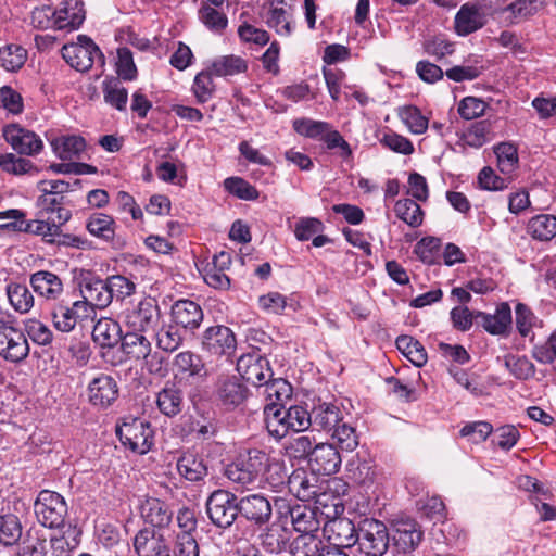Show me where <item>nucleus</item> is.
I'll return each mask as SVG.
<instances>
[{"mask_svg": "<svg viewBox=\"0 0 556 556\" xmlns=\"http://www.w3.org/2000/svg\"><path fill=\"white\" fill-rule=\"evenodd\" d=\"M115 432L125 447L140 455L148 453L153 444L152 427L142 418L125 417Z\"/></svg>", "mask_w": 556, "mask_h": 556, "instance_id": "nucleus-1", "label": "nucleus"}, {"mask_svg": "<svg viewBox=\"0 0 556 556\" xmlns=\"http://www.w3.org/2000/svg\"><path fill=\"white\" fill-rule=\"evenodd\" d=\"M275 507L279 521L290 519L294 531L300 535L314 534L320 528V515L316 509L306 505H291L286 500L276 498Z\"/></svg>", "mask_w": 556, "mask_h": 556, "instance_id": "nucleus-2", "label": "nucleus"}, {"mask_svg": "<svg viewBox=\"0 0 556 556\" xmlns=\"http://www.w3.org/2000/svg\"><path fill=\"white\" fill-rule=\"evenodd\" d=\"M205 507L211 522L223 530L229 529L239 516V498L227 490L213 491Z\"/></svg>", "mask_w": 556, "mask_h": 556, "instance_id": "nucleus-3", "label": "nucleus"}, {"mask_svg": "<svg viewBox=\"0 0 556 556\" xmlns=\"http://www.w3.org/2000/svg\"><path fill=\"white\" fill-rule=\"evenodd\" d=\"M34 511L41 526L56 529L65 522L67 504L60 493L51 490H41L34 503Z\"/></svg>", "mask_w": 556, "mask_h": 556, "instance_id": "nucleus-4", "label": "nucleus"}, {"mask_svg": "<svg viewBox=\"0 0 556 556\" xmlns=\"http://www.w3.org/2000/svg\"><path fill=\"white\" fill-rule=\"evenodd\" d=\"M61 52L65 62L78 72L89 71L96 61L104 65L103 53L87 35L77 36V41L64 45Z\"/></svg>", "mask_w": 556, "mask_h": 556, "instance_id": "nucleus-5", "label": "nucleus"}, {"mask_svg": "<svg viewBox=\"0 0 556 556\" xmlns=\"http://www.w3.org/2000/svg\"><path fill=\"white\" fill-rule=\"evenodd\" d=\"M358 549L365 556H382L389 546L386 525L377 519H364L358 526Z\"/></svg>", "mask_w": 556, "mask_h": 556, "instance_id": "nucleus-6", "label": "nucleus"}, {"mask_svg": "<svg viewBox=\"0 0 556 556\" xmlns=\"http://www.w3.org/2000/svg\"><path fill=\"white\" fill-rule=\"evenodd\" d=\"M267 462H269V456L264 451L257 448L249 450L245 459L227 466L226 476L232 482L242 485L251 484L265 470Z\"/></svg>", "mask_w": 556, "mask_h": 556, "instance_id": "nucleus-7", "label": "nucleus"}, {"mask_svg": "<svg viewBox=\"0 0 556 556\" xmlns=\"http://www.w3.org/2000/svg\"><path fill=\"white\" fill-rule=\"evenodd\" d=\"M289 491L300 501L321 503L325 495L324 481L314 471L298 468L289 475L287 480Z\"/></svg>", "mask_w": 556, "mask_h": 556, "instance_id": "nucleus-8", "label": "nucleus"}, {"mask_svg": "<svg viewBox=\"0 0 556 556\" xmlns=\"http://www.w3.org/2000/svg\"><path fill=\"white\" fill-rule=\"evenodd\" d=\"M29 354V344L24 332L0 320V357L10 363H21Z\"/></svg>", "mask_w": 556, "mask_h": 556, "instance_id": "nucleus-9", "label": "nucleus"}, {"mask_svg": "<svg viewBox=\"0 0 556 556\" xmlns=\"http://www.w3.org/2000/svg\"><path fill=\"white\" fill-rule=\"evenodd\" d=\"M50 315L55 329L70 332L78 321L90 318L93 311L85 301L77 300L71 304L62 301L53 305Z\"/></svg>", "mask_w": 556, "mask_h": 556, "instance_id": "nucleus-10", "label": "nucleus"}, {"mask_svg": "<svg viewBox=\"0 0 556 556\" xmlns=\"http://www.w3.org/2000/svg\"><path fill=\"white\" fill-rule=\"evenodd\" d=\"M161 311L152 300H143L136 307L125 314L126 329L132 331H155L161 324Z\"/></svg>", "mask_w": 556, "mask_h": 556, "instance_id": "nucleus-11", "label": "nucleus"}, {"mask_svg": "<svg viewBox=\"0 0 556 556\" xmlns=\"http://www.w3.org/2000/svg\"><path fill=\"white\" fill-rule=\"evenodd\" d=\"M239 516L251 526L261 529L269 523L273 506L263 494H248L239 498Z\"/></svg>", "mask_w": 556, "mask_h": 556, "instance_id": "nucleus-12", "label": "nucleus"}, {"mask_svg": "<svg viewBox=\"0 0 556 556\" xmlns=\"http://www.w3.org/2000/svg\"><path fill=\"white\" fill-rule=\"evenodd\" d=\"M2 135L5 141L21 155H37L43 149L41 138L33 130L12 123L3 127Z\"/></svg>", "mask_w": 556, "mask_h": 556, "instance_id": "nucleus-13", "label": "nucleus"}, {"mask_svg": "<svg viewBox=\"0 0 556 556\" xmlns=\"http://www.w3.org/2000/svg\"><path fill=\"white\" fill-rule=\"evenodd\" d=\"M202 348L212 355L231 357L237 349V339L229 327L215 325L203 332Z\"/></svg>", "mask_w": 556, "mask_h": 556, "instance_id": "nucleus-14", "label": "nucleus"}, {"mask_svg": "<svg viewBox=\"0 0 556 556\" xmlns=\"http://www.w3.org/2000/svg\"><path fill=\"white\" fill-rule=\"evenodd\" d=\"M119 395V388L115 378L100 374L87 387L88 402L97 409L111 407Z\"/></svg>", "mask_w": 556, "mask_h": 556, "instance_id": "nucleus-15", "label": "nucleus"}, {"mask_svg": "<svg viewBox=\"0 0 556 556\" xmlns=\"http://www.w3.org/2000/svg\"><path fill=\"white\" fill-rule=\"evenodd\" d=\"M214 395L218 405L231 410L245 402L249 389L236 376H220L216 382Z\"/></svg>", "mask_w": 556, "mask_h": 556, "instance_id": "nucleus-16", "label": "nucleus"}, {"mask_svg": "<svg viewBox=\"0 0 556 556\" xmlns=\"http://www.w3.org/2000/svg\"><path fill=\"white\" fill-rule=\"evenodd\" d=\"M237 371L243 380L258 387L273 377L268 359L257 352L242 354L237 361Z\"/></svg>", "mask_w": 556, "mask_h": 556, "instance_id": "nucleus-17", "label": "nucleus"}, {"mask_svg": "<svg viewBox=\"0 0 556 556\" xmlns=\"http://www.w3.org/2000/svg\"><path fill=\"white\" fill-rule=\"evenodd\" d=\"M341 456L334 445L320 443L314 446L308 466L317 475L330 476L340 469Z\"/></svg>", "mask_w": 556, "mask_h": 556, "instance_id": "nucleus-18", "label": "nucleus"}, {"mask_svg": "<svg viewBox=\"0 0 556 556\" xmlns=\"http://www.w3.org/2000/svg\"><path fill=\"white\" fill-rule=\"evenodd\" d=\"M86 228L91 236L110 243L114 249L125 247V241L115 233L116 223L110 215L99 212L91 214L87 219Z\"/></svg>", "mask_w": 556, "mask_h": 556, "instance_id": "nucleus-19", "label": "nucleus"}, {"mask_svg": "<svg viewBox=\"0 0 556 556\" xmlns=\"http://www.w3.org/2000/svg\"><path fill=\"white\" fill-rule=\"evenodd\" d=\"M83 300L94 312V308H106L113 301L109 289L108 279L103 280L97 277H86L80 285Z\"/></svg>", "mask_w": 556, "mask_h": 556, "instance_id": "nucleus-20", "label": "nucleus"}, {"mask_svg": "<svg viewBox=\"0 0 556 556\" xmlns=\"http://www.w3.org/2000/svg\"><path fill=\"white\" fill-rule=\"evenodd\" d=\"M324 532L327 533L328 543L352 548L358 539V529L348 518H334L326 522Z\"/></svg>", "mask_w": 556, "mask_h": 556, "instance_id": "nucleus-21", "label": "nucleus"}, {"mask_svg": "<svg viewBox=\"0 0 556 556\" xmlns=\"http://www.w3.org/2000/svg\"><path fill=\"white\" fill-rule=\"evenodd\" d=\"M172 317L177 326L193 331L201 326L204 314L198 303L191 300H179L172 306Z\"/></svg>", "mask_w": 556, "mask_h": 556, "instance_id": "nucleus-22", "label": "nucleus"}, {"mask_svg": "<svg viewBox=\"0 0 556 556\" xmlns=\"http://www.w3.org/2000/svg\"><path fill=\"white\" fill-rule=\"evenodd\" d=\"M155 403L161 414L176 417L185 407L184 391L175 382L167 381L157 392Z\"/></svg>", "mask_w": 556, "mask_h": 556, "instance_id": "nucleus-23", "label": "nucleus"}, {"mask_svg": "<svg viewBox=\"0 0 556 556\" xmlns=\"http://www.w3.org/2000/svg\"><path fill=\"white\" fill-rule=\"evenodd\" d=\"M143 520L154 528H167L173 520V510L164 501L156 497H147L140 505Z\"/></svg>", "mask_w": 556, "mask_h": 556, "instance_id": "nucleus-24", "label": "nucleus"}, {"mask_svg": "<svg viewBox=\"0 0 556 556\" xmlns=\"http://www.w3.org/2000/svg\"><path fill=\"white\" fill-rule=\"evenodd\" d=\"M134 547L139 556H170L163 535L153 529L140 530L135 536Z\"/></svg>", "mask_w": 556, "mask_h": 556, "instance_id": "nucleus-25", "label": "nucleus"}, {"mask_svg": "<svg viewBox=\"0 0 556 556\" xmlns=\"http://www.w3.org/2000/svg\"><path fill=\"white\" fill-rule=\"evenodd\" d=\"M285 403L271 402L264 407L265 424L268 433L275 439L285 438L292 431Z\"/></svg>", "mask_w": 556, "mask_h": 556, "instance_id": "nucleus-26", "label": "nucleus"}, {"mask_svg": "<svg viewBox=\"0 0 556 556\" xmlns=\"http://www.w3.org/2000/svg\"><path fill=\"white\" fill-rule=\"evenodd\" d=\"M476 318H480V325L491 334L502 336L507 333L511 325V311L507 303H501L495 314L476 312Z\"/></svg>", "mask_w": 556, "mask_h": 556, "instance_id": "nucleus-27", "label": "nucleus"}, {"mask_svg": "<svg viewBox=\"0 0 556 556\" xmlns=\"http://www.w3.org/2000/svg\"><path fill=\"white\" fill-rule=\"evenodd\" d=\"M311 414V426L327 432H331L343 420L342 410L333 403H320L313 407Z\"/></svg>", "mask_w": 556, "mask_h": 556, "instance_id": "nucleus-28", "label": "nucleus"}, {"mask_svg": "<svg viewBox=\"0 0 556 556\" xmlns=\"http://www.w3.org/2000/svg\"><path fill=\"white\" fill-rule=\"evenodd\" d=\"M63 225L54 222V217L48 218V220H20L7 224L8 227L17 231L41 236L48 242H55L56 237L61 236V226Z\"/></svg>", "mask_w": 556, "mask_h": 556, "instance_id": "nucleus-29", "label": "nucleus"}, {"mask_svg": "<svg viewBox=\"0 0 556 556\" xmlns=\"http://www.w3.org/2000/svg\"><path fill=\"white\" fill-rule=\"evenodd\" d=\"M29 281L34 291L47 300H56L63 292L61 278L48 270L34 273Z\"/></svg>", "mask_w": 556, "mask_h": 556, "instance_id": "nucleus-30", "label": "nucleus"}, {"mask_svg": "<svg viewBox=\"0 0 556 556\" xmlns=\"http://www.w3.org/2000/svg\"><path fill=\"white\" fill-rule=\"evenodd\" d=\"M179 475L190 482L202 481L208 473L204 459L192 453L185 452L177 460Z\"/></svg>", "mask_w": 556, "mask_h": 556, "instance_id": "nucleus-31", "label": "nucleus"}, {"mask_svg": "<svg viewBox=\"0 0 556 556\" xmlns=\"http://www.w3.org/2000/svg\"><path fill=\"white\" fill-rule=\"evenodd\" d=\"M92 340L101 348H113L122 340V328L111 318H101L93 326Z\"/></svg>", "mask_w": 556, "mask_h": 556, "instance_id": "nucleus-32", "label": "nucleus"}, {"mask_svg": "<svg viewBox=\"0 0 556 556\" xmlns=\"http://www.w3.org/2000/svg\"><path fill=\"white\" fill-rule=\"evenodd\" d=\"M54 27L58 29H77L85 20L83 4L77 0H71L64 8L54 10Z\"/></svg>", "mask_w": 556, "mask_h": 556, "instance_id": "nucleus-33", "label": "nucleus"}, {"mask_svg": "<svg viewBox=\"0 0 556 556\" xmlns=\"http://www.w3.org/2000/svg\"><path fill=\"white\" fill-rule=\"evenodd\" d=\"M56 156L62 161L78 159L86 149V141L80 136H61L51 141Z\"/></svg>", "mask_w": 556, "mask_h": 556, "instance_id": "nucleus-34", "label": "nucleus"}, {"mask_svg": "<svg viewBox=\"0 0 556 556\" xmlns=\"http://www.w3.org/2000/svg\"><path fill=\"white\" fill-rule=\"evenodd\" d=\"M5 292L9 303L15 312L26 314L34 307L35 298L26 285L10 281L5 287Z\"/></svg>", "mask_w": 556, "mask_h": 556, "instance_id": "nucleus-35", "label": "nucleus"}, {"mask_svg": "<svg viewBox=\"0 0 556 556\" xmlns=\"http://www.w3.org/2000/svg\"><path fill=\"white\" fill-rule=\"evenodd\" d=\"M103 99L106 104L124 112L127 106L128 91L116 77H106L102 83Z\"/></svg>", "mask_w": 556, "mask_h": 556, "instance_id": "nucleus-36", "label": "nucleus"}, {"mask_svg": "<svg viewBox=\"0 0 556 556\" xmlns=\"http://www.w3.org/2000/svg\"><path fill=\"white\" fill-rule=\"evenodd\" d=\"M143 333L126 329L121 340L123 352L137 359L146 358L151 352V342Z\"/></svg>", "mask_w": 556, "mask_h": 556, "instance_id": "nucleus-37", "label": "nucleus"}, {"mask_svg": "<svg viewBox=\"0 0 556 556\" xmlns=\"http://www.w3.org/2000/svg\"><path fill=\"white\" fill-rule=\"evenodd\" d=\"M37 204L41 212L55 213L54 222L59 224H65L72 217V212L64 207V195H56L51 192H41V195L37 200Z\"/></svg>", "mask_w": 556, "mask_h": 556, "instance_id": "nucleus-38", "label": "nucleus"}, {"mask_svg": "<svg viewBox=\"0 0 556 556\" xmlns=\"http://www.w3.org/2000/svg\"><path fill=\"white\" fill-rule=\"evenodd\" d=\"M48 535L43 529H30L16 556H47Z\"/></svg>", "mask_w": 556, "mask_h": 556, "instance_id": "nucleus-39", "label": "nucleus"}, {"mask_svg": "<svg viewBox=\"0 0 556 556\" xmlns=\"http://www.w3.org/2000/svg\"><path fill=\"white\" fill-rule=\"evenodd\" d=\"M348 477L359 485H369L374 482L375 470L370 459L362 458L359 454L346 464Z\"/></svg>", "mask_w": 556, "mask_h": 556, "instance_id": "nucleus-40", "label": "nucleus"}, {"mask_svg": "<svg viewBox=\"0 0 556 556\" xmlns=\"http://www.w3.org/2000/svg\"><path fill=\"white\" fill-rule=\"evenodd\" d=\"M527 231L535 240H552L556 236V216L541 214L532 217L528 223Z\"/></svg>", "mask_w": 556, "mask_h": 556, "instance_id": "nucleus-41", "label": "nucleus"}, {"mask_svg": "<svg viewBox=\"0 0 556 556\" xmlns=\"http://www.w3.org/2000/svg\"><path fill=\"white\" fill-rule=\"evenodd\" d=\"M175 368L190 377H205L206 368L202 357L191 351H182L175 356Z\"/></svg>", "mask_w": 556, "mask_h": 556, "instance_id": "nucleus-42", "label": "nucleus"}, {"mask_svg": "<svg viewBox=\"0 0 556 556\" xmlns=\"http://www.w3.org/2000/svg\"><path fill=\"white\" fill-rule=\"evenodd\" d=\"M265 22L269 28H273L279 36L289 37L292 34L293 26L291 13L283 7L270 4Z\"/></svg>", "mask_w": 556, "mask_h": 556, "instance_id": "nucleus-43", "label": "nucleus"}, {"mask_svg": "<svg viewBox=\"0 0 556 556\" xmlns=\"http://www.w3.org/2000/svg\"><path fill=\"white\" fill-rule=\"evenodd\" d=\"M210 68L215 76L227 77L244 73L248 70V65L242 58L231 54L216 58Z\"/></svg>", "mask_w": 556, "mask_h": 556, "instance_id": "nucleus-44", "label": "nucleus"}, {"mask_svg": "<svg viewBox=\"0 0 556 556\" xmlns=\"http://www.w3.org/2000/svg\"><path fill=\"white\" fill-rule=\"evenodd\" d=\"M396 348L417 367L427 363L428 356L424 345L410 336H400Z\"/></svg>", "mask_w": 556, "mask_h": 556, "instance_id": "nucleus-45", "label": "nucleus"}, {"mask_svg": "<svg viewBox=\"0 0 556 556\" xmlns=\"http://www.w3.org/2000/svg\"><path fill=\"white\" fill-rule=\"evenodd\" d=\"M492 124L488 119L473 123L463 132L460 140L464 146L479 149L490 140Z\"/></svg>", "mask_w": 556, "mask_h": 556, "instance_id": "nucleus-46", "label": "nucleus"}, {"mask_svg": "<svg viewBox=\"0 0 556 556\" xmlns=\"http://www.w3.org/2000/svg\"><path fill=\"white\" fill-rule=\"evenodd\" d=\"M396 216L408 226L416 228L422 224L424 212L413 199L399 200L394 205Z\"/></svg>", "mask_w": 556, "mask_h": 556, "instance_id": "nucleus-47", "label": "nucleus"}, {"mask_svg": "<svg viewBox=\"0 0 556 556\" xmlns=\"http://www.w3.org/2000/svg\"><path fill=\"white\" fill-rule=\"evenodd\" d=\"M395 540L404 549H415L422 540V531L414 520L400 522Z\"/></svg>", "mask_w": 556, "mask_h": 556, "instance_id": "nucleus-48", "label": "nucleus"}, {"mask_svg": "<svg viewBox=\"0 0 556 556\" xmlns=\"http://www.w3.org/2000/svg\"><path fill=\"white\" fill-rule=\"evenodd\" d=\"M177 327L178 326L176 324H160L157 329L154 331L157 348L165 352H174L180 346L182 343V337Z\"/></svg>", "mask_w": 556, "mask_h": 556, "instance_id": "nucleus-49", "label": "nucleus"}, {"mask_svg": "<svg viewBox=\"0 0 556 556\" xmlns=\"http://www.w3.org/2000/svg\"><path fill=\"white\" fill-rule=\"evenodd\" d=\"M325 542L315 534L299 535L291 545L292 556H321Z\"/></svg>", "mask_w": 556, "mask_h": 556, "instance_id": "nucleus-50", "label": "nucleus"}, {"mask_svg": "<svg viewBox=\"0 0 556 556\" xmlns=\"http://www.w3.org/2000/svg\"><path fill=\"white\" fill-rule=\"evenodd\" d=\"M414 252L425 264H440L441 240L435 237L422 238L416 243Z\"/></svg>", "mask_w": 556, "mask_h": 556, "instance_id": "nucleus-51", "label": "nucleus"}, {"mask_svg": "<svg viewBox=\"0 0 556 556\" xmlns=\"http://www.w3.org/2000/svg\"><path fill=\"white\" fill-rule=\"evenodd\" d=\"M504 365L519 380H528L535 374V367L527 356L507 354L504 356Z\"/></svg>", "mask_w": 556, "mask_h": 556, "instance_id": "nucleus-52", "label": "nucleus"}, {"mask_svg": "<svg viewBox=\"0 0 556 556\" xmlns=\"http://www.w3.org/2000/svg\"><path fill=\"white\" fill-rule=\"evenodd\" d=\"M26 55V50L21 46L8 45L0 48V66L8 72H15L24 65Z\"/></svg>", "mask_w": 556, "mask_h": 556, "instance_id": "nucleus-53", "label": "nucleus"}, {"mask_svg": "<svg viewBox=\"0 0 556 556\" xmlns=\"http://www.w3.org/2000/svg\"><path fill=\"white\" fill-rule=\"evenodd\" d=\"M21 536L22 526L17 517L12 514L0 516V543L13 545Z\"/></svg>", "mask_w": 556, "mask_h": 556, "instance_id": "nucleus-54", "label": "nucleus"}, {"mask_svg": "<svg viewBox=\"0 0 556 556\" xmlns=\"http://www.w3.org/2000/svg\"><path fill=\"white\" fill-rule=\"evenodd\" d=\"M118 79L132 81L138 76L137 66L134 62V55L129 48L122 47L117 49V60L115 63Z\"/></svg>", "mask_w": 556, "mask_h": 556, "instance_id": "nucleus-55", "label": "nucleus"}, {"mask_svg": "<svg viewBox=\"0 0 556 556\" xmlns=\"http://www.w3.org/2000/svg\"><path fill=\"white\" fill-rule=\"evenodd\" d=\"M402 122L407 126L410 132L421 135L428 129L429 121L424 116L420 110L413 105L404 106L399 113Z\"/></svg>", "mask_w": 556, "mask_h": 556, "instance_id": "nucleus-56", "label": "nucleus"}, {"mask_svg": "<svg viewBox=\"0 0 556 556\" xmlns=\"http://www.w3.org/2000/svg\"><path fill=\"white\" fill-rule=\"evenodd\" d=\"M214 73L208 67L197 74L192 85V91L200 103L207 102L215 91V85L212 76Z\"/></svg>", "mask_w": 556, "mask_h": 556, "instance_id": "nucleus-57", "label": "nucleus"}, {"mask_svg": "<svg viewBox=\"0 0 556 556\" xmlns=\"http://www.w3.org/2000/svg\"><path fill=\"white\" fill-rule=\"evenodd\" d=\"M224 187L229 193L241 200L254 201L260 197L257 189L241 177L226 178Z\"/></svg>", "mask_w": 556, "mask_h": 556, "instance_id": "nucleus-58", "label": "nucleus"}, {"mask_svg": "<svg viewBox=\"0 0 556 556\" xmlns=\"http://www.w3.org/2000/svg\"><path fill=\"white\" fill-rule=\"evenodd\" d=\"M331 437L343 451L352 452L358 446V435L355 428L343 420L331 431Z\"/></svg>", "mask_w": 556, "mask_h": 556, "instance_id": "nucleus-59", "label": "nucleus"}, {"mask_svg": "<svg viewBox=\"0 0 556 556\" xmlns=\"http://www.w3.org/2000/svg\"><path fill=\"white\" fill-rule=\"evenodd\" d=\"M264 395L268 403L278 402L285 403L286 400L290 399L291 395V386L289 382L282 378L279 379H267L266 382L263 383Z\"/></svg>", "mask_w": 556, "mask_h": 556, "instance_id": "nucleus-60", "label": "nucleus"}, {"mask_svg": "<svg viewBox=\"0 0 556 556\" xmlns=\"http://www.w3.org/2000/svg\"><path fill=\"white\" fill-rule=\"evenodd\" d=\"M208 4H203L199 10V16L201 22L212 31L222 34L228 25V18L226 14L219 12Z\"/></svg>", "mask_w": 556, "mask_h": 556, "instance_id": "nucleus-61", "label": "nucleus"}, {"mask_svg": "<svg viewBox=\"0 0 556 556\" xmlns=\"http://www.w3.org/2000/svg\"><path fill=\"white\" fill-rule=\"evenodd\" d=\"M0 168L13 175L28 174L36 169L30 160L16 156L13 153L0 154Z\"/></svg>", "mask_w": 556, "mask_h": 556, "instance_id": "nucleus-62", "label": "nucleus"}, {"mask_svg": "<svg viewBox=\"0 0 556 556\" xmlns=\"http://www.w3.org/2000/svg\"><path fill=\"white\" fill-rule=\"evenodd\" d=\"M497 156L498 168L504 174L511 173L518 163L517 148L509 142H502L494 149Z\"/></svg>", "mask_w": 556, "mask_h": 556, "instance_id": "nucleus-63", "label": "nucleus"}, {"mask_svg": "<svg viewBox=\"0 0 556 556\" xmlns=\"http://www.w3.org/2000/svg\"><path fill=\"white\" fill-rule=\"evenodd\" d=\"M112 299L123 301L136 292L137 285L130 278L122 275H113L106 278Z\"/></svg>", "mask_w": 556, "mask_h": 556, "instance_id": "nucleus-64", "label": "nucleus"}]
</instances>
